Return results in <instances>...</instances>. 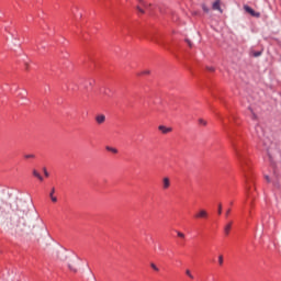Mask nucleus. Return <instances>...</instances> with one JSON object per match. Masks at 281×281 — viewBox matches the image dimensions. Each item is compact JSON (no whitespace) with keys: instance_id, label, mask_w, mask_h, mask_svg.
Listing matches in <instances>:
<instances>
[{"instance_id":"5","label":"nucleus","mask_w":281,"mask_h":281,"mask_svg":"<svg viewBox=\"0 0 281 281\" xmlns=\"http://www.w3.org/2000/svg\"><path fill=\"white\" fill-rule=\"evenodd\" d=\"M158 131H160L162 135H168V133H172V127H166L165 125H159Z\"/></svg>"},{"instance_id":"30","label":"nucleus","mask_w":281,"mask_h":281,"mask_svg":"<svg viewBox=\"0 0 281 281\" xmlns=\"http://www.w3.org/2000/svg\"><path fill=\"white\" fill-rule=\"evenodd\" d=\"M229 212H232V210L228 209V210L226 211V216H229Z\"/></svg>"},{"instance_id":"32","label":"nucleus","mask_w":281,"mask_h":281,"mask_svg":"<svg viewBox=\"0 0 281 281\" xmlns=\"http://www.w3.org/2000/svg\"><path fill=\"white\" fill-rule=\"evenodd\" d=\"M246 183H249V179H246Z\"/></svg>"},{"instance_id":"7","label":"nucleus","mask_w":281,"mask_h":281,"mask_svg":"<svg viewBox=\"0 0 281 281\" xmlns=\"http://www.w3.org/2000/svg\"><path fill=\"white\" fill-rule=\"evenodd\" d=\"M170 188V178H162V190H168Z\"/></svg>"},{"instance_id":"34","label":"nucleus","mask_w":281,"mask_h":281,"mask_svg":"<svg viewBox=\"0 0 281 281\" xmlns=\"http://www.w3.org/2000/svg\"><path fill=\"white\" fill-rule=\"evenodd\" d=\"M142 3V0H138Z\"/></svg>"},{"instance_id":"3","label":"nucleus","mask_w":281,"mask_h":281,"mask_svg":"<svg viewBox=\"0 0 281 281\" xmlns=\"http://www.w3.org/2000/svg\"><path fill=\"white\" fill-rule=\"evenodd\" d=\"M244 10L245 12H247L248 14H250V16H255L256 19H260V13L256 12L254 9H251V7L249 5H244Z\"/></svg>"},{"instance_id":"27","label":"nucleus","mask_w":281,"mask_h":281,"mask_svg":"<svg viewBox=\"0 0 281 281\" xmlns=\"http://www.w3.org/2000/svg\"><path fill=\"white\" fill-rule=\"evenodd\" d=\"M150 41H153L154 43H159V41H157V38L151 37Z\"/></svg>"},{"instance_id":"26","label":"nucleus","mask_w":281,"mask_h":281,"mask_svg":"<svg viewBox=\"0 0 281 281\" xmlns=\"http://www.w3.org/2000/svg\"><path fill=\"white\" fill-rule=\"evenodd\" d=\"M137 10L140 12V14H144V10L142 8L137 7Z\"/></svg>"},{"instance_id":"21","label":"nucleus","mask_w":281,"mask_h":281,"mask_svg":"<svg viewBox=\"0 0 281 281\" xmlns=\"http://www.w3.org/2000/svg\"><path fill=\"white\" fill-rule=\"evenodd\" d=\"M252 56H255V58H258V56H262V52H255L252 53Z\"/></svg>"},{"instance_id":"8","label":"nucleus","mask_w":281,"mask_h":281,"mask_svg":"<svg viewBox=\"0 0 281 281\" xmlns=\"http://www.w3.org/2000/svg\"><path fill=\"white\" fill-rule=\"evenodd\" d=\"M195 218H207V211L205 210H200L196 215Z\"/></svg>"},{"instance_id":"29","label":"nucleus","mask_w":281,"mask_h":281,"mask_svg":"<svg viewBox=\"0 0 281 281\" xmlns=\"http://www.w3.org/2000/svg\"><path fill=\"white\" fill-rule=\"evenodd\" d=\"M209 71H214V67H207Z\"/></svg>"},{"instance_id":"9","label":"nucleus","mask_w":281,"mask_h":281,"mask_svg":"<svg viewBox=\"0 0 281 281\" xmlns=\"http://www.w3.org/2000/svg\"><path fill=\"white\" fill-rule=\"evenodd\" d=\"M237 157L239 159V164H240L243 170H245V167L247 166V160H245V158H243V156L238 153H237Z\"/></svg>"},{"instance_id":"25","label":"nucleus","mask_w":281,"mask_h":281,"mask_svg":"<svg viewBox=\"0 0 281 281\" xmlns=\"http://www.w3.org/2000/svg\"><path fill=\"white\" fill-rule=\"evenodd\" d=\"M44 175H45V177H49V172L47 171L46 168H44Z\"/></svg>"},{"instance_id":"22","label":"nucleus","mask_w":281,"mask_h":281,"mask_svg":"<svg viewBox=\"0 0 281 281\" xmlns=\"http://www.w3.org/2000/svg\"><path fill=\"white\" fill-rule=\"evenodd\" d=\"M217 214H223V205L218 204V210H217Z\"/></svg>"},{"instance_id":"10","label":"nucleus","mask_w":281,"mask_h":281,"mask_svg":"<svg viewBox=\"0 0 281 281\" xmlns=\"http://www.w3.org/2000/svg\"><path fill=\"white\" fill-rule=\"evenodd\" d=\"M213 10H217L218 12L223 13V9H221V0H216L213 3Z\"/></svg>"},{"instance_id":"4","label":"nucleus","mask_w":281,"mask_h":281,"mask_svg":"<svg viewBox=\"0 0 281 281\" xmlns=\"http://www.w3.org/2000/svg\"><path fill=\"white\" fill-rule=\"evenodd\" d=\"M8 207V203L0 200V214H9Z\"/></svg>"},{"instance_id":"31","label":"nucleus","mask_w":281,"mask_h":281,"mask_svg":"<svg viewBox=\"0 0 281 281\" xmlns=\"http://www.w3.org/2000/svg\"><path fill=\"white\" fill-rule=\"evenodd\" d=\"M266 180L268 181V183L271 181V180L269 179V176H266Z\"/></svg>"},{"instance_id":"23","label":"nucleus","mask_w":281,"mask_h":281,"mask_svg":"<svg viewBox=\"0 0 281 281\" xmlns=\"http://www.w3.org/2000/svg\"><path fill=\"white\" fill-rule=\"evenodd\" d=\"M177 236L179 238H186V234L181 233V232H177Z\"/></svg>"},{"instance_id":"16","label":"nucleus","mask_w":281,"mask_h":281,"mask_svg":"<svg viewBox=\"0 0 281 281\" xmlns=\"http://www.w3.org/2000/svg\"><path fill=\"white\" fill-rule=\"evenodd\" d=\"M138 76H150V70H143Z\"/></svg>"},{"instance_id":"28","label":"nucleus","mask_w":281,"mask_h":281,"mask_svg":"<svg viewBox=\"0 0 281 281\" xmlns=\"http://www.w3.org/2000/svg\"><path fill=\"white\" fill-rule=\"evenodd\" d=\"M187 43H188L189 47H192V42H190L189 40H187Z\"/></svg>"},{"instance_id":"1","label":"nucleus","mask_w":281,"mask_h":281,"mask_svg":"<svg viewBox=\"0 0 281 281\" xmlns=\"http://www.w3.org/2000/svg\"><path fill=\"white\" fill-rule=\"evenodd\" d=\"M10 207L12 215L10 217V226L16 236H30L34 234V225L32 226L30 205L23 200H14Z\"/></svg>"},{"instance_id":"2","label":"nucleus","mask_w":281,"mask_h":281,"mask_svg":"<svg viewBox=\"0 0 281 281\" xmlns=\"http://www.w3.org/2000/svg\"><path fill=\"white\" fill-rule=\"evenodd\" d=\"M80 261V259H78V257H75L72 259H70L69 263H68V269L70 271H72L74 273L78 272V262Z\"/></svg>"},{"instance_id":"11","label":"nucleus","mask_w":281,"mask_h":281,"mask_svg":"<svg viewBox=\"0 0 281 281\" xmlns=\"http://www.w3.org/2000/svg\"><path fill=\"white\" fill-rule=\"evenodd\" d=\"M229 232H232V222L224 226V233L226 236H229Z\"/></svg>"},{"instance_id":"13","label":"nucleus","mask_w":281,"mask_h":281,"mask_svg":"<svg viewBox=\"0 0 281 281\" xmlns=\"http://www.w3.org/2000/svg\"><path fill=\"white\" fill-rule=\"evenodd\" d=\"M33 176H35L36 179H38L40 181H43V176H41V173L36 171V169L33 170Z\"/></svg>"},{"instance_id":"24","label":"nucleus","mask_w":281,"mask_h":281,"mask_svg":"<svg viewBox=\"0 0 281 281\" xmlns=\"http://www.w3.org/2000/svg\"><path fill=\"white\" fill-rule=\"evenodd\" d=\"M151 269H154V271H159V268L157 267V265L155 263H150Z\"/></svg>"},{"instance_id":"17","label":"nucleus","mask_w":281,"mask_h":281,"mask_svg":"<svg viewBox=\"0 0 281 281\" xmlns=\"http://www.w3.org/2000/svg\"><path fill=\"white\" fill-rule=\"evenodd\" d=\"M199 124H201L202 126H207V121L199 119Z\"/></svg>"},{"instance_id":"19","label":"nucleus","mask_w":281,"mask_h":281,"mask_svg":"<svg viewBox=\"0 0 281 281\" xmlns=\"http://www.w3.org/2000/svg\"><path fill=\"white\" fill-rule=\"evenodd\" d=\"M34 154H27L24 156L25 159H34Z\"/></svg>"},{"instance_id":"20","label":"nucleus","mask_w":281,"mask_h":281,"mask_svg":"<svg viewBox=\"0 0 281 281\" xmlns=\"http://www.w3.org/2000/svg\"><path fill=\"white\" fill-rule=\"evenodd\" d=\"M202 10H203V12H210V8H207V5H205V4H202Z\"/></svg>"},{"instance_id":"14","label":"nucleus","mask_w":281,"mask_h":281,"mask_svg":"<svg viewBox=\"0 0 281 281\" xmlns=\"http://www.w3.org/2000/svg\"><path fill=\"white\" fill-rule=\"evenodd\" d=\"M186 276L190 278V280H194V274H192V271L190 269L186 270Z\"/></svg>"},{"instance_id":"12","label":"nucleus","mask_w":281,"mask_h":281,"mask_svg":"<svg viewBox=\"0 0 281 281\" xmlns=\"http://www.w3.org/2000/svg\"><path fill=\"white\" fill-rule=\"evenodd\" d=\"M54 192H56V189L53 188L50 193H49V198L53 201V203H56L58 201V198L54 196Z\"/></svg>"},{"instance_id":"18","label":"nucleus","mask_w":281,"mask_h":281,"mask_svg":"<svg viewBox=\"0 0 281 281\" xmlns=\"http://www.w3.org/2000/svg\"><path fill=\"white\" fill-rule=\"evenodd\" d=\"M223 262H224L223 255H220L218 256V265H220V267H223Z\"/></svg>"},{"instance_id":"15","label":"nucleus","mask_w":281,"mask_h":281,"mask_svg":"<svg viewBox=\"0 0 281 281\" xmlns=\"http://www.w3.org/2000/svg\"><path fill=\"white\" fill-rule=\"evenodd\" d=\"M106 148V150H109V153H113L114 155H117V148H115V147H110V146H108V147H105Z\"/></svg>"},{"instance_id":"6","label":"nucleus","mask_w":281,"mask_h":281,"mask_svg":"<svg viewBox=\"0 0 281 281\" xmlns=\"http://www.w3.org/2000/svg\"><path fill=\"white\" fill-rule=\"evenodd\" d=\"M97 124H104L106 122V116L104 114H99L95 116Z\"/></svg>"},{"instance_id":"33","label":"nucleus","mask_w":281,"mask_h":281,"mask_svg":"<svg viewBox=\"0 0 281 281\" xmlns=\"http://www.w3.org/2000/svg\"><path fill=\"white\" fill-rule=\"evenodd\" d=\"M250 190H251V189H250V188H248V192H250Z\"/></svg>"}]
</instances>
